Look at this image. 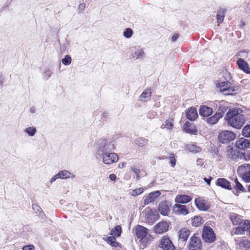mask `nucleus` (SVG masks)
I'll list each match as a JSON object with an SVG mask.
<instances>
[{
	"label": "nucleus",
	"instance_id": "obj_1",
	"mask_svg": "<svg viewBox=\"0 0 250 250\" xmlns=\"http://www.w3.org/2000/svg\"><path fill=\"white\" fill-rule=\"evenodd\" d=\"M242 113V110L240 108L229 109L225 117L228 125L237 129L241 128L246 122Z\"/></svg>",
	"mask_w": 250,
	"mask_h": 250
},
{
	"label": "nucleus",
	"instance_id": "obj_2",
	"mask_svg": "<svg viewBox=\"0 0 250 250\" xmlns=\"http://www.w3.org/2000/svg\"><path fill=\"white\" fill-rule=\"evenodd\" d=\"M115 147L113 141L108 142L106 139H100L98 141L96 147V157L101 158L104 153L112 151Z\"/></svg>",
	"mask_w": 250,
	"mask_h": 250
},
{
	"label": "nucleus",
	"instance_id": "obj_3",
	"mask_svg": "<svg viewBox=\"0 0 250 250\" xmlns=\"http://www.w3.org/2000/svg\"><path fill=\"white\" fill-rule=\"evenodd\" d=\"M203 240L206 243H212L214 242L216 237L213 229L209 226H204L202 232Z\"/></svg>",
	"mask_w": 250,
	"mask_h": 250
},
{
	"label": "nucleus",
	"instance_id": "obj_4",
	"mask_svg": "<svg viewBox=\"0 0 250 250\" xmlns=\"http://www.w3.org/2000/svg\"><path fill=\"white\" fill-rule=\"evenodd\" d=\"M237 172L245 182L250 183V165L249 164H244L239 166Z\"/></svg>",
	"mask_w": 250,
	"mask_h": 250
},
{
	"label": "nucleus",
	"instance_id": "obj_5",
	"mask_svg": "<svg viewBox=\"0 0 250 250\" xmlns=\"http://www.w3.org/2000/svg\"><path fill=\"white\" fill-rule=\"evenodd\" d=\"M235 134L231 131L223 130L219 133L218 139L220 143H229L235 139Z\"/></svg>",
	"mask_w": 250,
	"mask_h": 250
},
{
	"label": "nucleus",
	"instance_id": "obj_6",
	"mask_svg": "<svg viewBox=\"0 0 250 250\" xmlns=\"http://www.w3.org/2000/svg\"><path fill=\"white\" fill-rule=\"evenodd\" d=\"M158 247L163 250H174L175 247L167 236H164L159 240Z\"/></svg>",
	"mask_w": 250,
	"mask_h": 250
},
{
	"label": "nucleus",
	"instance_id": "obj_7",
	"mask_svg": "<svg viewBox=\"0 0 250 250\" xmlns=\"http://www.w3.org/2000/svg\"><path fill=\"white\" fill-rule=\"evenodd\" d=\"M103 163L105 165H110L118 160V157L116 153L109 152L101 156Z\"/></svg>",
	"mask_w": 250,
	"mask_h": 250
},
{
	"label": "nucleus",
	"instance_id": "obj_8",
	"mask_svg": "<svg viewBox=\"0 0 250 250\" xmlns=\"http://www.w3.org/2000/svg\"><path fill=\"white\" fill-rule=\"evenodd\" d=\"M202 244L199 237L193 236L189 240L188 249L189 250H201Z\"/></svg>",
	"mask_w": 250,
	"mask_h": 250
},
{
	"label": "nucleus",
	"instance_id": "obj_9",
	"mask_svg": "<svg viewBox=\"0 0 250 250\" xmlns=\"http://www.w3.org/2000/svg\"><path fill=\"white\" fill-rule=\"evenodd\" d=\"M218 87L221 91L226 92V94L231 95L234 91V87L229 81L221 82L218 83Z\"/></svg>",
	"mask_w": 250,
	"mask_h": 250
},
{
	"label": "nucleus",
	"instance_id": "obj_10",
	"mask_svg": "<svg viewBox=\"0 0 250 250\" xmlns=\"http://www.w3.org/2000/svg\"><path fill=\"white\" fill-rule=\"evenodd\" d=\"M168 227V223L165 221H163L156 224L154 227L153 229L156 233L162 234L167 231Z\"/></svg>",
	"mask_w": 250,
	"mask_h": 250
},
{
	"label": "nucleus",
	"instance_id": "obj_11",
	"mask_svg": "<svg viewBox=\"0 0 250 250\" xmlns=\"http://www.w3.org/2000/svg\"><path fill=\"white\" fill-rule=\"evenodd\" d=\"M173 211L177 214L186 215L188 213V210L186 205L176 204L173 207Z\"/></svg>",
	"mask_w": 250,
	"mask_h": 250
},
{
	"label": "nucleus",
	"instance_id": "obj_12",
	"mask_svg": "<svg viewBox=\"0 0 250 250\" xmlns=\"http://www.w3.org/2000/svg\"><path fill=\"white\" fill-rule=\"evenodd\" d=\"M239 226L236 228L235 233L236 234H242L244 231L250 229V221L244 220L241 221Z\"/></svg>",
	"mask_w": 250,
	"mask_h": 250
},
{
	"label": "nucleus",
	"instance_id": "obj_13",
	"mask_svg": "<svg viewBox=\"0 0 250 250\" xmlns=\"http://www.w3.org/2000/svg\"><path fill=\"white\" fill-rule=\"evenodd\" d=\"M235 146L238 149L244 150L250 147V143L248 140L242 137L236 140Z\"/></svg>",
	"mask_w": 250,
	"mask_h": 250
},
{
	"label": "nucleus",
	"instance_id": "obj_14",
	"mask_svg": "<svg viewBox=\"0 0 250 250\" xmlns=\"http://www.w3.org/2000/svg\"><path fill=\"white\" fill-rule=\"evenodd\" d=\"M148 233V229L146 228L138 225L136 227V235L138 238L143 239Z\"/></svg>",
	"mask_w": 250,
	"mask_h": 250
},
{
	"label": "nucleus",
	"instance_id": "obj_15",
	"mask_svg": "<svg viewBox=\"0 0 250 250\" xmlns=\"http://www.w3.org/2000/svg\"><path fill=\"white\" fill-rule=\"evenodd\" d=\"M226 156L229 161H234L239 156V152L232 147L229 146L227 148Z\"/></svg>",
	"mask_w": 250,
	"mask_h": 250
},
{
	"label": "nucleus",
	"instance_id": "obj_16",
	"mask_svg": "<svg viewBox=\"0 0 250 250\" xmlns=\"http://www.w3.org/2000/svg\"><path fill=\"white\" fill-rule=\"evenodd\" d=\"M161 192L159 191H156L149 193V194L145 198L144 204L148 205L156 200V199L160 195Z\"/></svg>",
	"mask_w": 250,
	"mask_h": 250
},
{
	"label": "nucleus",
	"instance_id": "obj_17",
	"mask_svg": "<svg viewBox=\"0 0 250 250\" xmlns=\"http://www.w3.org/2000/svg\"><path fill=\"white\" fill-rule=\"evenodd\" d=\"M216 184L217 185L223 188L228 190L232 189V187L230 182L225 178H218L217 180Z\"/></svg>",
	"mask_w": 250,
	"mask_h": 250
},
{
	"label": "nucleus",
	"instance_id": "obj_18",
	"mask_svg": "<svg viewBox=\"0 0 250 250\" xmlns=\"http://www.w3.org/2000/svg\"><path fill=\"white\" fill-rule=\"evenodd\" d=\"M158 210L159 212L164 216L168 215L169 212V207L166 201L161 202L159 205Z\"/></svg>",
	"mask_w": 250,
	"mask_h": 250
},
{
	"label": "nucleus",
	"instance_id": "obj_19",
	"mask_svg": "<svg viewBox=\"0 0 250 250\" xmlns=\"http://www.w3.org/2000/svg\"><path fill=\"white\" fill-rule=\"evenodd\" d=\"M192 198L188 195L180 194L176 196L175 202L178 204H186L189 202Z\"/></svg>",
	"mask_w": 250,
	"mask_h": 250
},
{
	"label": "nucleus",
	"instance_id": "obj_20",
	"mask_svg": "<svg viewBox=\"0 0 250 250\" xmlns=\"http://www.w3.org/2000/svg\"><path fill=\"white\" fill-rule=\"evenodd\" d=\"M195 204L197 208L200 210L205 211L209 208V206L208 203L201 199H196Z\"/></svg>",
	"mask_w": 250,
	"mask_h": 250
},
{
	"label": "nucleus",
	"instance_id": "obj_21",
	"mask_svg": "<svg viewBox=\"0 0 250 250\" xmlns=\"http://www.w3.org/2000/svg\"><path fill=\"white\" fill-rule=\"evenodd\" d=\"M237 64L239 68L245 73H250V67L248 63L242 59H239L237 61Z\"/></svg>",
	"mask_w": 250,
	"mask_h": 250
},
{
	"label": "nucleus",
	"instance_id": "obj_22",
	"mask_svg": "<svg viewBox=\"0 0 250 250\" xmlns=\"http://www.w3.org/2000/svg\"><path fill=\"white\" fill-rule=\"evenodd\" d=\"M185 130L190 134H195L197 132V130L194 124L186 122L184 125Z\"/></svg>",
	"mask_w": 250,
	"mask_h": 250
},
{
	"label": "nucleus",
	"instance_id": "obj_23",
	"mask_svg": "<svg viewBox=\"0 0 250 250\" xmlns=\"http://www.w3.org/2000/svg\"><path fill=\"white\" fill-rule=\"evenodd\" d=\"M212 113V109L206 105H202L199 109V114L203 117H208Z\"/></svg>",
	"mask_w": 250,
	"mask_h": 250
},
{
	"label": "nucleus",
	"instance_id": "obj_24",
	"mask_svg": "<svg viewBox=\"0 0 250 250\" xmlns=\"http://www.w3.org/2000/svg\"><path fill=\"white\" fill-rule=\"evenodd\" d=\"M190 235V231L187 228H182L178 232V236L183 241H187Z\"/></svg>",
	"mask_w": 250,
	"mask_h": 250
},
{
	"label": "nucleus",
	"instance_id": "obj_25",
	"mask_svg": "<svg viewBox=\"0 0 250 250\" xmlns=\"http://www.w3.org/2000/svg\"><path fill=\"white\" fill-rule=\"evenodd\" d=\"M186 116L188 119L190 121L195 120L198 117V114L196 108L191 107L188 109L186 113Z\"/></svg>",
	"mask_w": 250,
	"mask_h": 250
},
{
	"label": "nucleus",
	"instance_id": "obj_26",
	"mask_svg": "<svg viewBox=\"0 0 250 250\" xmlns=\"http://www.w3.org/2000/svg\"><path fill=\"white\" fill-rule=\"evenodd\" d=\"M222 118V115L219 112H216V113L213 116L207 119V122L210 125L215 124L218 122L220 118Z\"/></svg>",
	"mask_w": 250,
	"mask_h": 250
},
{
	"label": "nucleus",
	"instance_id": "obj_27",
	"mask_svg": "<svg viewBox=\"0 0 250 250\" xmlns=\"http://www.w3.org/2000/svg\"><path fill=\"white\" fill-rule=\"evenodd\" d=\"M57 176L59 178L62 179H65L70 177H75V175L74 174L66 170H62L60 171L57 174Z\"/></svg>",
	"mask_w": 250,
	"mask_h": 250
},
{
	"label": "nucleus",
	"instance_id": "obj_28",
	"mask_svg": "<svg viewBox=\"0 0 250 250\" xmlns=\"http://www.w3.org/2000/svg\"><path fill=\"white\" fill-rule=\"evenodd\" d=\"M151 95V92L150 89H146L140 95V100L143 102H147L150 100Z\"/></svg>",
	"mask_w": 250,
	"mask_h": 250
},
{
	"label": "nucleus",
	"instance_id": "obj_29",
	"mask_svg": "<svg viewBox=\"0 0 250 250\" xmlns=\"http://www.w3.org/2000/svg\"><path fill=\"white\" fill-rule=\"evenodd\" d=\"M230 219L233 225H239L242 221L240 216L235 213L230 214Z\"/></svg>",
	"mask_w": 250,
	"mask_h": 250
},
{
	"label": "nucleus",
	"instance_id": "obj_30",
	"mask_svg": "<svg viewBox=\"0 0 250 250\" xmlns=\"http://www.w3.org/2000/svg\"><path fill=\"white\" fill-rule=\"evenodd\" d=\"M173 120L172 119L167 120L161 125V128L162 129L167 128L168 130L172 129L173 127Z\"/></svg>",
	"mask_w": 250,
	"mask_h": 250
},
{
	"label": "nucleus",
	"instance_id": "obj_31",
	"mask_svg": "<svg viewBox=\"0 0 250 250\" xmlns=\"http://www.w3.org/2000/svg\"><path fill=\"white\" fill-rule=\"evenodd\" d=\"M131 170L136 174V179L139 180L142 176H144L145 174L143 171H140L136 167L133 166L131 167Z\"/></svg>",
	"mask_w": 250,
	"mask_h": 250
},
{
	"label": "nucleus",
	"instance_id": "obj_32",
	"mask_svg": "<svg viewBox=\"0 0 250 250\" xmlns=\"http://www.w3.org/2000/svg\"><path fill=\"white\" fill-rule=\"evenodd\" d=\"M204 221L201 217L196 216L192 219V225L194 227H198L203 224Z\"/></svg>",
	"mask_w": 250,
	"mask_h": 250
},
{
	"label": "nucleus",
	"instance_id": "obj_33",
	"mask_svg": "<svg viewBox=\"0 0 250 250\" xmlns=\"http://www.w3.org/2000/svg\"><path fill=\"white\" fill-rule=\"evenodd\" d=\"M216 15L217 22L220 23L223 22L225 14V11L222 9H220Z\"/></svg>",
	"mask_w": 250,
	"mask_h": 250
},
{
	"label": "nucleus",
	"instance_id": "obj_34",
	"mask_svg": "<svg viewBox=\"0 0 250 250\" xmlns=\"http://www.w3.org/2000/svg\"><path fill=\"white\" fill-rule=\"evenodd\" d=\"M145 56V53L142 49H136L132 58L140 59L143 58Z\"/></svg>",
	"mask_w": 250,
	"mask_h": 250
},
{
	"label": "nucleus",
	"instance_id": "obj_35",
	"mask_svg": "<svg viewBox=\"0 0 250 250\" xmlns=\"http://www.w3.org/2000/svg\"><path fill=\"white\" fill-rule=\"evenodd\" d=\"M148 140L144 138H138L135 141L136 145L139 146H144L148 143Z\"/></svg>",
	"mask_w": 250,
	"mask_h": 250
},
{
	"label": "nucleus",
	"instance_id": "obj_36",
	"mask_svg": "<svg viewBox=\"0 0 250 250\" xmlns=\"http://www.w3.org/2000/svg\"><path fill=\"white\" fill-rule=\"evenodd\" d=\"M37 132L36 127L34 126H30L24 129V132L28 134V136L33 137L35 135Z\"/></svg>",
	"mask_w": 250,
	"mask_h": 250
},
{
	"label": "nucleus",
	"instance_id": "obj_37",
	"mask_svg": "<svg viewBox=\"0 0 250 250\" xmlns=\"http://www.w3.org/2000/svg\"><path fill=\"white\" fill-rule=\"evenodd\" d=\"M187 148L189 151L194 153L199 152L201 150V148L199 146L194 144L188 145L187 146Z\"/></svg>",
	"mask_w": 250,
	"mask_h": 250
},
{
	"label": "nucleus",
	"instance_id": "obj_38",
	"mask_svg": "<svg viewBox=\"0 0 250 250\" xmlns=\"http://www.w3.org/2000/svg\"><path fill=\"white\" fill-rule=\"evenodd\" d=\"M121 227L118 225L114 227L111 230L110 234L112 235L119 237L121 233Z\"/></svg>",
	"mask_w": 250,
	"mask_h": 250
},
{
	"label": "nucleus",
	"instance_id": "obj_39",
	"mask_svg": "<svg viewBox=\"0 0 250 250\" xmlns=\"http://www.w3.org/2000/svg\"><path fill=\"white\" fill-rule=\"evenodd\" d=\"M242 134L245 137H250V125H247L243 127L242 131Z\"/></svg>",
	"mask_w": 250,
	"mask_h": 250
},
{
	"label": "nucleus",
	"instance_id": "obj_40",
	"mask_svg": "<svg viewBox=\"0 0 250 250\" xmlns=\"http://www.w3.org/2000/svg\"><path fill=\"white\" fill-rule=\"evenodd\" d=\"M241 249H247L250 248V242L247 239H243L239 243Z\"/></svg>",
	"mask_w": 250,
	"mask_h": 250
},
{
	"label": "nucleus",
	"instance_id": "obj_41",
	"mask_svg": "<svg viewBox=\"0 0 250 250\" xmlns=\"http://www.w3.org/2000/svg\"><path fill=\"white\" fill-rule=\"evenodd\" d=\"M234 182L235 183V185L234 186V188L237 190H239L242 192L245 191V188H244L243 185L238 181L237 178H235Z\"/></svg>",
	"mask_w": 250,
	"mask_h": 250
},
{
	"label": "nucleus",
	"instance_id": "obj_42",
	"mask_svg": "<svg viewBox=\"0 0 250 250\" xmlns=\"http://www.w3.org/2000/svg\"><path fill=\"white\" fill-rule=\"evenodd\" d=\"M227 110H228V107H227V106L226 105H225V104H220L218 108L217 111H216V112H219L223 116V114L225 112H226Z\"/></svg>",
	"mask_w": 250,
	"mask_h": 250
},
{
	"label": "nucleus",
	"instance_id": "obj_43",
	"mask_svg": "<svg viewBox=\"0 0 250 250\" xmlns=\"http://www.w3.org/2000/svg\"><path fill=\"white\" fill-rule=\"evenodd\" d=\"M72 59L69 55H66L63 59L62 60V64L65 65H69L71 63Z\"/></svg>",
	"mask_w": 250,
	"mask_h": 250
},
{
	"label": "nucleus",
	"instance_id": "obj_44",
	"mask_svg": "<svg viewBox=\"0 0 250 250\" xmlns=\"http://www.w3.org/2000/svg\"><path fill=\"white\" fill-rule=\"evenodd\" d=\"M144 191L143 188H138L131 191L130 194L132 196H136L139 195Z\"/></svg>",
	"mask_w": 250,
	"mask_h": 250
},
{
	"label": "nucleus",
	"instance_id": "obj_45",
	"mask_svg": "<svg viewBox=\"0 0 250 250\" xmlns=\"http://www.w3.org/2000/svg\"><path fill=\"white\" fill-rule=\"evenodd\" d=\"M107 243L113 247H117L118 243L116 241V239L113 236H109L107 238Z\"/></svg>",
	"mask_w": 250,
	"mask_h": 250
},
{
	"label": "nucleus",
	"instance_id": "obj_46",
	"mask_svg": "<svg viewBox=\"0 0 250 250\" xmlns=\"http://www.w3.org/2000/svg\"><path fill=\"white\" fill-rule=\"evenodd\" d=\"M133 31L130 28H127L124 32V36L126 38H129L131 37L132 35Z\"/></svg>",
	"mask_w": 250,
	"mask_h": 250
},
{
	"label": "nucleus",
	"instance_id": "obj_47",
	"mask_svg": "<svg viewBox=\"0 0 250 250\" xmlns=\"http://www.w3.org/2000/svg\"><path fill=\"white\" fill-rule=\"evenodd\" d=\"M249 52L247 50H243L239 52L238 56L243 58H248Z\"/></svg>",
	"mask_w": 250,
	"mask_h": 250
},
{
	"label": "nucleus",
	"instance_id": "obj_48",
	"mask_svg": "<svg viewBox=\"0 0 250 250\" xmlns=\"http://www.w3.org/2000/svg\"><path fill=\"white\" fill-rule=\"evenodd\" d=\"M85 8V3L84 2L80 3L78 7V13H81L83 12Z\"/></svg>",
	"mask_w": 250,
	"mask_h": 250
},
{
	"label": "nucleus",
	"instance_id": "obj_49",
	"mask_svg": "<svg viewBox=\"0 0 250 250\" xmlns=\"http://www.w3.org/2000/svg\"><path fill=\"white\" fill-rule=\"evenodd\" d=\"M170 164L171 165V166L172 167H174L176 164V160L174 158V155L173 154H171L170 157Z\"/></svg>",
	"mask_w": 250,
	"mask_h": 250
},
{
	"label": "nucleus",
	"instance_id": "obj_50",
	"mask_svg": "<svg viewBox=\"0 0 250 250\" xmlns=\"http://www.w3.org/2000/svg\"><path fill=\"white\" fill-rule=\"evenodd\" d=\"M32 208L34 210H36L37 212L39 211L40 213L42 212V208L37 204H33L32 205ZM41 215L40 213H39Z\"/></svg>",
	"mask_w": 250,
	"mask_h": 250
},
{
	"label": "nucleus",
	"instance_id": "obj_51",
	"mask_svg": "<svg viewBox=\"0 0 250 250\" xmlns=\"http://www.w3.org/2000/svg\"><path fill=\"white\" fill-rule=\"evenodd\" d=\"M246 10L247 12L250 13V0H245Z\"/></svg>",
	"mask_w": 250,
	"mask_h": 250
},
{
	"label": "nucleus",
	"instance_id": "obj_52",
	"mask_svg": "<svg viewBox=\"0 0 250 250\" xmlns=\"http://www.w3.org/2000/svg\"><path fill=\"white\" fill-rule=\"evenodd\" d=\"M34 247L33 245H28L23 247L22 250H33Z\"/></svg>",
	"mask_w": 250,
	"mask_h": 250
},
{
	"label": "nucleus",
	"instance_id": "obj_53",
	"mask_svg": "<svg viewBox=\"0 0 250 250\" xmlns=\"http://www.w3.org/2000/svg\"><path fill=\"white\" fill-rule=\"evenodd\" d=\"M109 178L112 181H115L116 179V175L114 174H111L109 176Z\"/></svg>",
	"mask_w": 250,
	"mask_h": 250
},
{
	"label": "nucleus",
	"instance_id": "obj_54",
	"mask_svg": "<svg viewBox=\"0 0 250 250\" xmlns=\"http://www.w3.org/2000/svg\"><path fill=\"white\" fill-rule=\"evenodd\" d=\"M179 37V35L178 34H175L173 35L171 38V41L174 42H175Z\"/></svg>",
	"mask_w": 250,
	"mask_h": 250
},
{
	"label": "nucleus",
	"instance_id": "obj_55",
	"mask_svg": "<svg viewBox=\"0 0 250 250\" xmlns=\"http://www.w3.org/2000/svg\"><path fill=\"white\" fill-rule=\"evenodd\" d=\"M51 74V73L50 72V71L49 70L47 71H46L44 72V75L46 77V79H48L50 77Z\"/></svg>",
	"mask_w": 250,
	"mask_h": 250
},
{
	"label": "nucleus",
	"instance_id": "obj_56",
	"mask_svg": "<svg viewBox=\"0 0 250 250\" xmlns=\"http://www.w3.org/2000/svg\"><path fill=\"white\" fill-rule=\"evenodd\" d=\"M57 179H59V177L57 176V174L51 178V179H50V183L51 184H52V183H53V182H54V181H55Z\"/></svg>",
	"mask_w": 250,
	"mask_h": 250
},
{
	"label": "nucleus",
	"instance_id": "obj_57",
	"mask_svg": "<svg viewBox=\"0 0 250 250\" xmlns=\"http://www.w3.org/2000/svg\"><path fill=\"white\" fill-rule=\"evenodd\" d=\"M204 164V162L201 159H198L197 160V165L198 166H202Z\"/></svg>",
	"mask_w": 250,
	"mask_h": 250
},
{
	"label": "nucleus",
	"instance_id": "obj_58",
	"mask_svg": "<svg viewBox=\"0 0 250 250\" xmlns=\"http://www.w3.org/2000/svg\"><path fill=\"white\" fill-rule=\"evenodd\" d=\"M212 179L211 177H210L209 179L207 178H204V180L207 183L208 185H210V181Z\"/></svg>",
	"mask_w": 250,
	"mask_h": 250
},
{
	"label": "nucleus",
	"instance_id": "obj_59",
	"mask_svg": "<svg viewBox=\"0 0 250 250\" xmlns=\"http://www.w3.org/2000/svg\"><path fill=\"white\" fill-rule=\"evenodd\" d=\"M3 82L4 79L2 77V75L1 74H0V85H2L3 84Z\"/></svg>",
	"mask_w": 250,
	"mask_h": 250
},
{
	"label": "nucleus",
	"instance_id": "obj_60",
	"mask_svg": "<svg viewBox=\"0 0 250 250\" xmlns=\"http://www.w3.org/2000/svg\"><path fill=\"white\" fill-rule=\"evenodd\" d=\"M248 157H249V160H250V152H249V153L248 154Z\"/></svg>",
	"mask_w": 250,
	"mask_h": 250
},
{
	"label": "nucleus",
	"instance_id": "obj_61",
	"mask_svg": "<svg viewBox=\"0 0 250 250\" xmlns=\"http://www.w3.org/2000/svg\"><path fill=\"white\" fill-rule=\"evenodd\" d=\"M248 190H249V192H250V185L249 186Z\"/></svg>",
	"mask_w": 250,
	"mask_h": 250
},
{
	"label": "nucleus",
	"instance_id": "obj_62",
	"mask_svg": "<svg viewBox=\"0 0 250 250\" xmlns=\"http://www.w3.org/2000/svg\"><path fill=\"white\" fill-rule=\"evenodd\" d=\"M124 165V164H123V165H121V166H123Z\"/></svg>",
	"mask_w": 250,
	"mask_h": 250
},
{
	"label": "nucleus",
	"instance_id": "obj_63",
	"mask_svg": "<svg viewBox=\"0 0 250 250\" xmlns=\"http://www.w3.org/2000/svg\"><path fill=\"white\" fill-rule=\"evenodd\" d=\"M124 165V164H123V165H121V166H123Z\"/></svg>",
	"mask_w": 250,
	"mask_h": 250
},
{
	"label": "nucleus",
	"instance_id": "obj_64",
	"mask_svg": "<svg viewBox=\"0 0 250 250\" xmlns=\"http://www.w3.org/2000/svg\"><path fill=\"white\" fill-rule=\"evenodd\" d=\"M61 51H62V47L61 48Z\"/></svg>",
	"mask_w": 250,
	"mask_h": 250
}]
</instances>
